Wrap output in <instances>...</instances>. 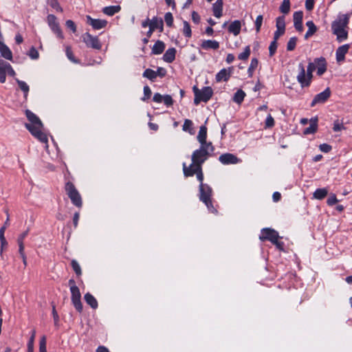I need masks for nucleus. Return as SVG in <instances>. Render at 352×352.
Returning <instances> with one entry per match:
<instances>
[{"instance_id":"1","label":"nucleus","mask_w":352,"mask_h":352,"mask_svg":"<svg viewBox=\"0 0 352 352\" xmlns=\"http://www.w3.org/2000/svg\"><path fill=\"white\" fill-rule=\"evenodd\" d=\"M25 114L29 121V123L25 124V128L41 142L47 143L48 139L42 131L43 125L39 118L29 109L25 110Z\"/></svg>"},{"instance_id":"2","label":"nucleus","mask_w":352,"mask_h":352,"mask_svg":"<svg viewBox=\"0 0 352 352\" xmlns=\"http://www.w3.org/2000/svg\"><path fill=\"white\" fill-rule=\"evenodd\" d=\"M349 22V16L347 14H340L331 23L332 33L336 36V39L340 43L348 37Z\"/></svg>"},{"instance_id":"3","label":"nucleus","mask_w":352,"mask_h":352,"mask_svg":"<svg viewBox=\"0 0 352 352\" xmlns=\"http://www.w3.org/2000/svg\"><path fill=\"white\" fill-rule=\"evenodd\" d=\"M214 148L212 142L208 144L200 145L198 149L193 151L191 155L192 163L188 166H201L203 164L212 156Z\"/></svg>"},{"instance_id":"4","label":"nucleus","mask_w":352,"mask_h":352,"mask_svg":"<svg viewBox=\"0 0 352 352\" xmlns=\"http://www.w3.org/2000/svg\"><path fill=\"white\" fill-rule=\"evenodd\" d=\"M199 198L201 201L205 204L208 210L217 214V210L214 208L212 202V190L209 185H199Z\"/></svg>"},{"instance_id":"5","label":"nucleus","mask_w":352,"mask_h":352,"mask_svg":"<svg viewBox=\"0 0 352 352\" xmlns=\"http://www.w3.org/2000/svg\"><path fill=\"white\" fill-rule=\"evenodd\" d=\"M195 94L194 103L198 104L201 102H208L213 95L212 89L210 87H204L199 89L196 86L193 87Z\"/></svg>"},{"instance_id":"6","label":"nucleus","mask_w":352,"mask_h":352,"mask_svg":"<svg viewBox=\"0 0 352 352\" xmlns=\"http://www.w3.org/2000/svg\"><path fill=\"white\" fill-rule=\"evenodd\" d=\"M183 173L186 177H192L196 175L199 185H207L204 183V173L201 166H188L186 163H183Z\"/></svg>"},{"instance_id":"7","label":"nucleus","mask_w":352,"mask_h":352,"mask_svg":"<svg viewBox=\"0 0 352 352\" xmlns=\"http://www.w3.org/2000/svg\"><path fill=\"white\" fill-rule=\"evenodd\" d=\"M65 188L72 204L77 207H81L82 199L74 185L72 182H68L66 183Z\"/></svg>"},{"instance_id":"8","label":"nucleus","mask_w":352,"mask_h":352,"mask_svg":"<svg viewBox=\"0 0 352 352\" xmlns=\"http://www.w3.org/2000/svg\"><path fill=\"white\" fill-rule=\"evenodd\" d=\"M298 69L299 73L297 76L298 82L300 84L302 87H309L313 78V72H307V74H305V66L302 63L298 64Z\"/></svg>"},{"instance_id":"9","label":"nucleus","mask_w":352,"mask_h":352,"mask_svg":"<svg viewBox=\"0 0 352 352\" xmlns=\"http://www.w3.org/2000/svg\"><path fill=\"white\" fill-rule=\"evenodd\" d=\"M81 38L87 47L97 50H101L102 44L98 36H93L89 32H85L81 36Z\"/></svg>"},{"instance_id":"10","label":"nucleus","mask_w":352,"mask_h":352,"mask_svg":"<svg viewBox=\"0 0 352 352\" xmlns=\"http://www.w3.org/2000/svg\"><path fill=\"white\" fill-rule=\"evenodd\" d=\"M71 292V300L75 307V309L80 313L82 311L83 306L81 302V294L79 288H75L73 287L70 289Z\"/></svg>"},{"instance_id":"11","label":"nucleus","mask_w":352,"mask_h":352,"mask_svg":"<svg viewBox=\"0 0 352 352\" xmlns=\"http://www.w3.org/2000/svg\"><path fill=\"white\" fill-rule=\"evenodd\" d=\"M278 233L271 228H263L262 230V234L260 236V239L261 241L268 240L272 243L274 242H276V240L278 239Z\"/></svg>"},{"instance_id":"12","label":"nucleus","mask_w":352,"mask_h":352,"mask_svg":"<svg viewBox=\"0 0 352 352\" xmlns=\"http://www.w3.org/2000/svg\"><path fill=\"white\" fill-rule=\"evenodd\" d=\"M87 23L91 25L94 30H98L104 28L107 25L105 19H93L89 15L86 16Z\"/></svg>"},{"instance_id":"13","label":"nucleus","mask_w":352,"mask_h":352,"mask_svg":"<svg viewBox=\"0 0 352 352\" xmlns=\"http://www.w3.org/2000/svg\"><path fill=\"white\" fill-rule=\"evenodd\" d=\"M276 31L274 32V38L278 40L279 37L284 34L285 31V16H280L276 18Z\"/></svg>"},{"instance_id":"14","label":"nucleus","mask_w":352,"mask_h":352,"mask_svg":"<svg viewBox=\"0 0 352 352\" xmlns=\"http://www.w3.org/2000/svg\"><path fill=\"white\" fill-rule=\"evenodd\" d=\"M331 96V91L329 88H327L322 92L318 94L313 99L311 107H314L317 104L324 103L326 102Z\"/></svg>"},{"instance_id":"15","label":"nucleus","mask_w":352,"mask_h":352,"mask_svg":"<svg viewBox=\"0 0 352 352\" xmlns=\"http://www.w3.org/2000/svg\"><path fill=\"white\" fill-rule=\"evenodd\" d=\"M219 162L223 164H236L241 160L234 154L232 153H224L219 156Z\"/></svg>"},{"instance_id":"16","label":"nucleus","mask_w":352,"mask_h":352,"mask_svg":"<svg viewBox=\"0 0 352 352\" xmlns=\"http://www.w3.org/2000/svg\"><path fill=\"white\" fill-rule=\"evenodd\" d=\"M232 68L229 67L227 69H221L215 76V80L217 82H221V81H228L231 76Z\"/></svg>"},{"instance_id":"17","label":"nucleus","mask_w":352,"mask_h":352,"mask_svg":"<svg viewBox=\"0 0 352 352\" xmlns=\"http://www.w3.org/2000/svg\"><path fill=\"white\" fill-rule=\"evenodd\" d=\"M349 49V45L345 44L339 47L336 52V60L338 63H341L344 60L345 55L347 54Z\"/></svg>"},{"instance_id":"18","label":"nucleus","mask_w":352,"mask_h":352,"mask_svg":"<svg viewBox=\"0 0 352 352\" xmlns=\"http://www.w3.org/2000/svg\"><path fill=\"white\" fill-rule=\"evenodd\" d=\"M302 16L303 13L301 11L295 12L293 15L294 27L299 32L303 30Z\"/></svg>"},{"instance_id":"19","label":"nucleus","mask_w":352,"mask_h":352,"mask_svg":"<svg viewBox=\"0 0 352 352\" xmlns=\"http://www.w3.org/2000/svg\"><path fill=\"white\" fill-rule=\"evenodd\" d=\"M317 74L322 76L327 70V62L324 58L320 57L316 58Z\"/></svg>"},{"instance_id":"20","label":"nucleus","mask_w":352,"mask_h":352,"mask_svg":"<svg viewBox=\"0 0 352 352\" xmlns=\"http://www.w3.org/2000/svg\"><path fill=\"white\" fill-rule=\"evenodd\" d=\"M202 49L208 50H217L219 47V43L214 40H204L201 44Z\"/></svg>"},{"instance_id":"21","label":"nucleus","mask_w":352,"mask_h":352,"mask_svg":"<svg viewBox=\"0 0 352 352\" xmlns=\"http://www.w3.org/2000/svg\"><path fill=\"white\" fill-rule=\"evenodd\" d=\"M207 138V128L206 126H201L199 128V131L197 137L198 142L200 145L208 144L209 142L206 141Z\"/></svg>"},{"instance_id":"22","label":"nucleus","mask_w":352,"mask_h":352,"mask_svg":"<svg viewBox=\"0 0 352 352\" xmlns=\"http://www.w3.org/2000/svg\"><path fill=\"white\" fill-rule=\"evenodd\" d=\"M149 25H151L155 30L158 29L160 32H163L164 22L162 18L157 16L153 17V19H151Z\"/></svg>"},{"instance_id":"23","label":"nucleus","mask_w":352,"mask_h":352,"mask_svg":"<svg viewBox=\"0 0 352 352\" xmlns=\"http://www.w3.org/2000/svg\"><path fill=\"white\" fill-rule=\"evenodd\" d=\"M241 28V23L239 20H235L232 22L228 26V31L232 33L234 36L239 34Z\"/></svg>"},{"instance_id":"24","label":"nucleus","mask_w":352,"mask_h":352,"mask_svg":"<svg viewBox=\"0 0 352 352\" xmlns=\"http://www.w3.org/2000/svg\"><path fill=\"white\" fill-rule=\"evenodd\" d=\"M212 11L215 17L220 18L222 16L223 0H217L212 5Z\"/></svg>"},{"instance_id":"25","label":"nucleus","mask_w":352,"mask_h":352,"mask_svg":"<svg viewBox=\"0 0 352 352\" xmlns=\"http://www.w3.org/2000/svg\"><path fill=\"white\" fill-rule=\"evenodd\" d=\"M176 50L174 47L168 49L163 56V60L168 63H172L175 58Z\"/></svg>"},{"instance_id":"26","label":"nucleus","mask_w":352,"mask_h":352,"mask_svg":"<svg viewBox=\"0 0 352 352\" xmlns=\"http://www.w3.org/2000/svg\"><path fill=\"white\" fill-rule=\"evenodd\" d=\"M121 10L120 6H110L102 8V12L107 16H113Z\"/></svg>"},{"instance_id":"27","label":"nucleus","mask_w":352,"mask_h":352,"mask_svg":"<svg viewBox=\"0 0 352 352\" xmlns=\"http://www.w3.org/2000/svg\"><path fill=\"white\" fill-rule=\"evenodd\" d=\"M0 52L1 56L8 60L12 59V54L10 50L3 42L0 41Z\"/></svg>"},{"instance_id":"28","label":"nucleus","mask_w":352,"mask_h":352,"mask_svg":"<svg viewBox=\"0 0 352 352\" xmlns=\"http://www.w3.org/2000/svg\"><path fill=\"white\" fill-rule=\"evenodd\" d=\"M165 49V44L162 41H157L152 47V53L153 54H161Z\"/></svg>"},{"instance_id":"29","label":"nucleus","mask_w":352,"mask_h":352,"mask_svg":"<svg viewBox=\"0 0 352 352\" xmlns=\"http://www.w3.org/2000/svg\"><path fill=\"white\" fill-rule=\"evenodd\" d=\"M317 127H318L317 119L316 118L314 120L311 119L310 121L309 126L308 127H307L306 129H305L303 133L305 135L313 134L316 132Z\"/></svg>"},{"instance_id":"30","label":"nucleus","mask_w":352,"mask_h":352,"mask_svg":"<svg viewBox=\"0 0 352 352\" xmlns=\"http://www.w3.org/2000/svg\"><path fill=\"white\" fill-rule=\"evenodd\" d=\"M85 302L90 305V307L93 309H96L98 307V302L95 297L91 295L90 293H87L84 296Z\"/></svg>"},{"instance_id":"31","label":"nucleus","mask_w":352,"mask_h":352,"mask_svg":"<svg viewBox=\"0 0 352 352\" xmlns=\"http://www.w3.org/2000/svg\"><path fill=\"white\" fill-rule=\"evenodd\" d=\"M306 25L308 28V30L305 35V38L307 39L317 31V27L312 21H307Z\"/></svg>"},{"instance_id":"32","label":"nucleus","mask_w":352,"mask_h":352,"mask_svg":"<svg viewBox=\"0 0 352 352\" xmlns=\"http://www.w3.org/2000/svg\"><path fill=\"white\" fill-rule=\"evenodd\" d=\"M328 194V190L325 188H318L316 190V191L314 192V198L322 200Z\"/></svg>"},{"instance_id":"33","label":"nucleus","mask_w":352,"mask_h":352,"mask_svg":"<svg viewBox=\"0 0 352 352\" xmlns=\"http://www.w3.org/2000/svg\"><path fill=\"white\" fill-rule=\"evenodd\" d=\"M15 80L19 85V87L23 92L24 98L25 99H27L28 92L30 90V87H29L28 85L25 82H24L23 80H20L18 78H16Z\"/></svg>"},{"instance_id":"34","label":"nucleus","mask_w":352,"mask_h":352,"mask_svg":"<svg viewBox=\"0 0 352 352\" xmlns=\"http://www.w3.org/2000/svg\"><path fill=\"white\" fill-rule=\"evenodd\" d=\"M258 65V60L256 58H253L251 60L250 65L248 69V73L249 77H252L253 76L254 70L256 69Z\"/></svg>"},{"instance_id":"35","label":"nucleus","mask_w":352,"mask_h":352,"mask_svg":"<svg viewBox=\"0 0 352 352\" xmlns=\"http://www.w3.org/2000/svg\"><path fill=\"white\" fill-rule=\"evenodd\" d=\"M245 96V93L243 90L239 89L234 94L233 100L237 104H241L243 101Z\"/></svg>"},{"instance_id":"36","label":"nucleus","mask_w":352,"mask_h":352,"mask_svg":"<svg viewBox=\"0 0 352 352\" xmlns=\"http://www.w3.org/2000/svg\"><path fill=\"white\" fill-rule=\"evenodd\" d=\"M143 76L151 80H154L157 76V73L151 69H146L143 73Z\"/></svg>"},{"instance_id":"37","label":"nucleus","mask_w":352,"mask_h":352,"mask_svg":"<svg viewBox=\"0 0 352 352\" xmlns=\"http://www.w3.org/2000/svg\"><path fill=\"white\" fill-rule=\"evenodd\" d=\"M280 11L283 14H288L290 10V1L283 0L280 8Z\"/></svg>"},{"instance_id":"38","label":"nucleus","mask_w":352,"mask_h":352,"mask_svg":"<svg viewBox=\"0 0 352 352\" xmlns=\"http://www.w3.org/2000/svg\"><path fill=\"white\" fill-rule=\"evenodd\" d=\"M183 25H184L183 30H182L183 34L187 38L191 37L192 32H191V28H190L189 23L187 22L186 21H184L183 22Z\"/></svg>"},{"instance_id":"39","label":"nucleus","mask_w":352,"mask_h":352,"mask_svg":"<svg viewBox=\"0 0 352 352\" xmlns=\"http://www.w3.org/2000/svg\"><path fill=\"white\" fill-rule=\"evenodd\" d=\"M52 31L56 35L57 38L60 39L64 38V35L63 34V32L60 28L59 23L50 27Z\"/></svg>"},{"instance_id":"40","label":"nucleus","mask_w":352,"mask_h":352,"mask_svg":"<svg viewBox=\"0 0 352 352\" xmlns=\"http://www.w3.org/2000/svg\"><path fill=\"white\" fill-rule=\"evenodd\" d=\"M182 129L184 131H188L190 134L192 133V122L190 120L186 119L183 124Z\"/></svg>"},{"instance_id":"41","label":"nucleus","mask_w":352,"mask_h":352,"mask_svg":"<svg viewBox=\"0 0 352 352\" xmlns=\"http://www.w3.org/2000/svg\"><path fill=\"white\" fill-rule=\"evenodd\" d=\"M2 64L4 67V69L6 70V74L11 76H15L16 73L9 63L5 62L2 60Z\"/></svg>"},{"instance_id":"42","label":"nucleus","mask_w":352,"mask_h":352,"mask_svg":"<svg viewBox=\"0 0 352 352\" xmlns=\"http://www.w3.org/2000/svg\"><path fill=\"white\" fill-rule=\"evenodd\" d=\"M297 40L298 39L296 36L290 38V39L289 40V41L287 42V51H293L295 49L296 43H297Z\"/></svg>"},{"instance_id":"43","label":"nucleus","mask_w":352,"mask_h":352,"mask_svg":"<svg viewBox=\"0 0 352 352\" xmlns=\"http://www.w3.org/2000/svg\"><path fill=\"white\" fill-rule=\"evenodd\" d=\"M250 55V48L249 46L245 47L244 51L239 54L238 58L240 60H247Z\"/></svg>"},{"instance_id":"44","label":"nucleus","mask_w":352,"mask_h":352,"mask_svg":"<svg viewBox=\"0 0 352 352\" xmlns=\"http://www.w3.org/2000/svg\"><path fill=\"white\" fill-rule=\"evenodd\" d=\"M6 80V70L2 64V60L0 59V82L4 83Z\"/></svg>"},{"instance_id":"45","label":"nucleus","mask_w":352,"mask_h":352,"mask_svg":"<svg viewBox=\"0 0 352 352\" xmlns=\"http://www.w3.org/2000/svg\"><path fill=\"white\" fill-rule=\"evenodd\" d=\"M71 265H72L74 271L75 272V273L78 276L81 275L82 271H81L80 266V265L78 264V263L76 260H72V261Z\"/></svg>"},{"instance_id":"46","label":"nucleus","mask_w":352,"mask_h":352,"mask_svg":"<svg viewBox=\"0 0 352 352\" xmlns=\"http://www.w3.org/2000/svg\"><path fill=\"white\" fill-rule=\"evenodd\" d=\"M277 41L275 40V38H274V40L271 42L270 47H269V54L270 56H274L275 54L276 49H277Z\"/></svg>"},{"instance_id":"47","label":"nucleus","mask_w":352,"mask_h":352,"mask_svg":"<svg viewBox=\"0 0 352 352\" xmlns=\"http://www.w3.org/2000/svg\"><path fill=\"white\" fill-rule=\"evenodd\" d=\"M164 20L166 25L168 27H171L173 24V16L170 12H167L165 14Z\"/></svg>"},{"instance_id":"48","label":"nucleus","mask_w":352,"mask_h":352,"mask_svg":"<svg viewBox=\"0 0 352 352\" xmlns=\"http://www.w3.org/2000/svg\"><path fill=\"white\" fill-rule=\"evenodd\" d=\"M35 337V331L32 332V335L28 344V352H34V340Z\"/></svg>"},{"instance_id":"49","label":"nucleus","mask_w":352,"mask_h":352,"mask_svg":"<svg viewBox=\"0 0 352 352\" xmlns=\"http://www.w3.org/2000/svg\"><path fill=\"white\" fill-rule=\"evenodd\" d=\"M66 55L67 56V58L73 63H77L78 61L76 60L74 56V54L72 51V49L70 47L67 46L66 47Z\"/></svg>"},{"instance_id":"50","label":"nucleus","mask_w":352,"mask_h":352,"mask_svg":"<svg viewBox=\"0 0 352 352\" xmlns=\"http://www.w3.org/2000/svg\"><path fill=\"white\" fill-rule=\"evenodd\" d=\"M47 19L50 28L58 23L56 21V17L54 14H49Z\"/></svg>"},{"instance_id":"51","label":"nucleus","mask_w":352,"mask_h":352,"mask_svg":"<svg viewBox=\"0 0 352 352\" xmlns=\"http://www.w3.org/2000/svg\"><path fill=\"white\" fill-rule=\"evenodd\" d=\"M47 19L50 28L58 23L56 21V17L54 14H49Z\"/></svg>"},{"instance_id":"52","label":"nucleus","mask_w":352,"mask_h":352,"mask_svg":"<svg viewBox=\"0 0 352 352\" xmlns=\"http://www.w3.org/2000/svg\"><path fill=\"white\" fill-rule=\"evenodd\" d=\"M263 16L262 15H258L256 19V21H255V27H256V32H260V30H261V27L262 25V23H263Z\"/></svg>"},{"instance_id":"53","label":"nucleus","mask_w":352,"mask_h":352,"mask_svg":"<svg viewBox=\"0 0 352 352\" xmlns=\"http://www.w3.org/2000/svg\"><path fill=\"white\" fill-rule=\"evenodd\" d=\"M39 352H47L45 336H43L40 340Z\"/></svg>"},{"instance_id":"54","label":"nucleus","mask_w":352,"mask_h":352,"mask_svg":"<svg viewBox=\"0 0 352 352\" xmlns=\"http://www.w3.org/2000/svg\"><path fill=\"white\" fill-rule=\"evenodd\" d=\"M65 25L67 28L70 29L72 31V32L75 33L76 32V25L73 21H66Z\"/></svg>"},{"instance_id":"55","label":"nucleus","mask_w":352,"mask_h":352,"mask_svg":"<svg viewBox=\"0 0 352 352\" xmlns=\"http://www.w3.org/2000/svg\"><path fill=\"white\" fill-rule=\"evenodd\" d=\"M344 126L342 123L340 122L339 120H336L333 123V129L334 131H340L344 129Z\"/></svg>"},{"instance_id":"56","label":"nucleus","mask_w":352,"mask_h":352,"mask_svg":"<svg viewBox=\"0 0 352 352\" xmlns=\"http://www.w3.org/2000/svg\"><path fill=\"white\" fill-rule=\"evenodd\" d=\"M274 126V120L273 117L270 114L266 118L265 120V127L271 128Z\"/></svg>"},{"instance_id":"57","label":"nucleus","mask_w":352,"mask_h":352,"mask_svg":"<svg viewBox=\"0 0 352 352\" xmlns=\"http://www.w3.org/2000/svg\"><path fill=\"white\" fill-rule=\"evenodd\" d=\"M163 102L167 106L170 107L173 104V100L170 95H165L163 97Z\"/></svg>"},{"instance_id":"58","label":"nucleus","mask_w":352,"mask_h":352,"mask_svg":"<svg viewBox=\"0 0 352 352\" xmlns=\"http://www.w3.org/2000/svg\"><path fill=\"white\" fill-rule=\"evenodd\" d=\"M151 96V90L148 86H145L144 87V97L142 98L143 100H146L150 98Z\"/></svg>"},{"instance_id":"59","label":"nucleus","mask_w":352,"mask_h":352,"mask_svg":"<svg viewBox=\"0 0 352 352\" xmlns=\"http://www.w3.org/2000/svg\"><path fill=\"white\" fill-rule=\"evenodd\" d=\"M320 150L323 153H329L331 150V146L328 144H322L319 146Z\"/></svg>"},{"instance_id":"60","label":"nucleus","mask_w":352,"mask_h":352,"mask_svg":"<svg viewBox=\"0 0 352 352\" xmlns=\"http://www.w3.org/2000/svg\"><path fill=\"white\" fill-rule=\"evenodd\" d=\"M338 201L336 196L333 194L327 199V203L329 206H333Z\"/></svg>"},{"instance_id":"61","label":"nucleus","mask_w":352,"mask_h":352,"mask_svg":"<svg viewBox=\"0 0 352 352\" xmlns=\"http://www.w3.org/2000/svg\"><path fill=\"white\" fill-rule=\"evenodd\" d=\"M29 56L32 59H36L38 57V52L34 47H32L30 50Z\"/></svg>"},{"instance_id":"62","label":"nucleus","mask_w":352,"mask_h":352,"mask_svg":"<svg viewBox=\"0 0 352 352\" xmlns=\"http://www.w3.org/2000/svg\"><path fill=\"white\" fill-rule=\"evenodd\" d=\"M164 96L159 93H155L153 96V100L155 102L160 103L163 102Z\"/></svg>"},{"instance_id":"63","label":"nucleus","mask_w":352,"mask_h":352,"mask_svg":"<svg viewBox=\"0 0 352 352\" xmlns=\"http://www.w3.org/2000/svg\"><path fill=\"white\" fill-rule=\"evenodd\" d=\"M192 20L196 24H198L200 22V16L195 11L192 12Z\"/></svg>"},{"instance_id":"64","label":"nucleus","mask_w":352,"mask_h":352,"mask_svg":"<svg viewBox=\"0 0 352 352\" xmlns=\"http://www.w3.org/2000/svg\"><path fill=\"white\" fill-rule=\"evenodd\" d=\"M314 0H306L305 8L307 10L310 11L314 8Z\"/></svg>"}]
</instances>
